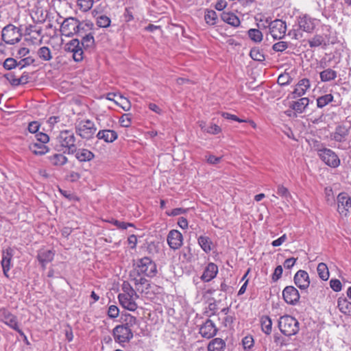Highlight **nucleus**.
I'll return each instance as SVG.
<instances>
[{
	"mask_svg": "<svg viewBox=\"0 0 351 351\" xmlns=\"http://www.w3.org/2000/svg\"><path fill=\"white\" fill-rule=\"evenodd\" d=\"M93 5V0H77V5L83 12L89 10Z\"/></svg>",
	"mask_w": 351,
	"mask_h": 351,
	"instance_id": "09e8293b",
	"label": "nucleus"
},
{
	"mask_svg": "<svg viewBox=\"0 0 351 351\" xmlns=\"http://www.w3.org/2000/svg\"><path fill=\"white\" fill-rule=\"evenodd\" d=\"M221 131L219 126L216 124H211L210 126L204 129V132L211 134H217Z\"/></svg>",
	"mask_w": 351,
	"mask_h": 351,
	"instance_id": "680f3d73",
	"label": "nucleus"
},
{
	"mask_svg": "<svg viewBox=\"0 0 351 351\" xmlns=\"http://www.w3.org/2000/svg\"><path fill=\"white\" fill-rule=\"evenodd\" d=\"M3 66L6 70H11L18 66V62L13 58H8L5 60Z\"/></svg>",
	"mask_w": 351,
	"mask_h": 351,
	"instance_id": "603ef678",
	"label": "nucleus"
},
{
	"mask_svg": "<svg viewBox=\"0 0 351 351\" xmlns=\"http://www.w3.org/2000/svg\"><path fill=\"white\" fill-rule=\"evenodd\" d=\"M119 315V309L116 305H110L108 307V315L110 318H117Z\"/></svg>",
	"mask_w": 351,
	"mask_h": 351,
	"instance_id": "bf43d9fd",
	"label": "nucleus"
},
{
	"mask_svg": "<svg viewBox=\"0 0 351 351\" xmlns=\"http://www.w3.org/2000/svg\"><path fill=\"white\" fill-rule=\"evenodd\" d=\"M324 43V38L321 35H315L311 39L308 40V44L311 47H317Z\"/></svg>",
	"mask_w": 351,
	"mask_h": 351,
	"instance_id": "de8ad7c7",
	"label": "nucleus"
},
{
	"mask_svg": "<svg viewBox=\"0 0 351 351\" xmlns=\"http://www.w3.org/2000/svg\"><path fill=\"white\" fill-rule=\"evenodd\" d=\"M22 32L20 27L13 24H8L1 30V40L7 45H14L22 39Z\"/></svg>",
	"mask_w": 351,
	"mask_h": 351,
	"instance_id": "7ed1b4c3",
	"label": "nucleus"
},
{
	"mask_svg": "<svg viewBox=\"0 0 351 351\" xmlns=\"http://www.w3.org/2000/svg\"><path fill=\"white\" fill-rule=\"evenodd\" d=\"M0 322L15 331L19 328L17 317L5 308H0Z\"/></svg>",
	"mask_w": 351,
	"mask_h": 351,
	"instance_id": "9b49d317",
	"label": "nucleus"
},
{
	"mask_svg": "<svg viewBox=\"0 0 351 351\" xmlns=\"http://www.w3.org/2000/svg\"><path fill=\"white\" fill-rule=\"evenodd\" d=\"M130 274L143 275L147 277H154L157 274V267L156 263L147 256L137 260L135 268Z\"/></svg>",
	"mask_w": 351,
	"mask_h": 351,
	"instance_id": "f03ea898",
	"label": "nucleus"
},
{
	"mask_svg": "<svg viewBox=\"0 0 351 351\" xmlns=\"http://www.w3.org/2000/svg\"><path fill=\"white\" fill-rule=\"evenodd\" d=\"M330 286L331 289L336 292L341 290V282L338 279H331L330 281Z\"/></svg>",
	"mask_w": 351,
	"mask_h": 351,
	"instance_id": "0e129e2a",
	"label": "nucleus"
},
{
	"mask_svg": "<svg viewBox=\"0 0 351 351\" xmlns=\"http://www.w3.org/2000/svg\"><path fill=\"white\" fill-rule=\"evenodd\" d=\"M282 271H283V269H282V266L281 265L277 266L275 268L274 271L272 274V277H271L272 280L274 282H276L277 280H278L282 276Z\"/></svg>",
	"mask_w": 351,
	"mask_h": 351,
	"instance_id": "69168bd1",
	"label": "nucleus"
},
{
	"mask_svg": "<svg viewBox=\"0 0 351 351\" xmlns=\"http://www.w3.org/2000/svg\"><path fill=\"white\" fill-rule=\"evenodd\" d=\"M221 19L225 23L233 27H239L240 25V20L239 17L232 12H223L221 14Z\"/></svg>",
	"mask_w": 351,
	"mask_h": 351,
	"instance_id": "c756f323",
	"label": "nucleus"
},
{
	"mask_svg": "<svg viewBox=\"0 0 351 351\" xmlns=\"http://www.w3.org/2000/svg\"><path fill=\"white\" fill-rule=\"evenodd\" d=\"M94 23L90 21H78L77 27L76 28V34L79 37H82L88 34L93 33L94 29Z\"/></svg>",
	"mask_w": 351,
	"mask_h": 351,
	"instance_id": "4be33fe9",
	"label": "nucleus"
},
{
	"mask_svg": "<svg viewBox=\"0 0 351 351\" xmlns=\"http://www.w3.org/2000/svg\"><path fill=\"white\" fill-rule=\"evenodd\" d=\"M221 115L224 119L235 121L239 123L247 122L246 119H240L237 116L232 114L229 112H223Z\"/></svg>",
	"mask_w": 351,
	"mask_h": 351,
	"instance_id": "e2e57ef3",
	"label": "nucleus"
},
{
	"mask_svg": "<svg viewBox=\"0 0 351 351\" xmlns=\"http://www.w3.org/2000/svg\"><path fill=\"white\" fill-rule=\"evenodd\" d=\"M13 257V250L8 247L2 252V259L1 261L3 272L5 276L9 277L8 271L11 268V261Z\"/></svg>",
	"mask_w": 351,
	"mask_h": 351,
	"instance_id": "412c9836",
	"label": "nucleus"
},
{
	"mask_svg": "<svg viewBox=\"0 0 351 351\" xmlns=\"http://www.w3.org/2000/svg\"><path fill=\"white\" fill-rule=\"evenodd\" d=\"M338 308L345 315L351 314V302L346 298L338 300Z\"/></svg>",
	"mask_w": 351,
	"mask_h": 351,
	"instance_id": "e433bc0d",
	"label": "nucleus"
},
{
	"mask_svg": "<svg viewBox=\"0 0 351 351\" xmlns=\"http://www.w3.org/2000/svg\"><path fill=\"white\" fill-rule=\"evenodd\" d=\"M65 50L73 53V58L75 62H81L84 58V51L79 39L70 40L65 47Z\"/></svg>",
	"mask_w": 351,
	"mask_h": 351,
	"instance_id": "9d476101",
	"label": "nucleus"
},
{
	"mask_svg": "<svg viewBox=\"0 0 351 351\" xmlns=\"http://www.w3.org/2000/svg\"><path fill=\"white\" fill-rule=\"evenodd\" d=\"M292 78L290 75L287 73L280 74L278 77L277 82L280 86H287L291 83Z\"/></svg>",
	"mask_w": 351,
	"mask_h": 351,
	"instance_id": "8fccbe9b",
	"label": "nucleus"
},
{
	"mask_svg": "<svg viewBox=\"0 0 351 351\" xmlns=\"http://www.w3.org/2000/svg\"><path fill=\"white\" fill-rule=\"evenodd\" d=\"M333 95L332 94H326L320 96L317 99V106L322 108L333 101Z\"/></svg>",
	"mask_w": 351,
	"mask_h": 351,
	"instance_id": "58836bf2",
	"label": "nucleus"
},
{
	"mask_svg": "<svg viewBox=\"0 0 351 351\" xmlns=\"http://www.w3.org/2000/svg\"><path fill=\"white\" fill-rule=\"evenodd\" d=\"M119 123L122 127L129 128L132 123L131 114H123L119 119Z\"/></svg>",
	"mask_w": 351,
	"mask_h": 351,
	"instance_id": "864d4df0",
	"label": "nucleus"
},
{
	"mask_svg": "<svg viewBox=\"0 0 351 351\" xmlns=\"http://www.w3.org/2000/svg\"><path fill=\"white\" fill-rule=\"evenodd\" d=\"M317 151L320 159L328 167L337 168L340 165L341 160L333 150L323 147L318 148Z\"/></svg>",
	"mask_w": 351,
	"mask_h": 351,
	"instance_id": "423d86ee",
	"label": "nucleus"
},
{
	"mask_svg": "<svg viewBox=\"0 0 351 351\" xmlns=\"http://www.w3.org/2000/svg\"><path fill=\"white\" fill-rule=\"evenodd\" d=\"M82 40L80 41V44L82 47L84 49L91 48L95 45V38L93 36V32L91 34H88L84 36L81 37Z\"/></svg>",
	"mask_w": 351,
	"mask_h": 351,
	"instance_id": "4c0bfd02",
	"label": "nucleus"
},
{
	"mask_svg": "<svg viewBox=\"0 0 351 351\" xmlns=\"http://www.w3.org/2000/svg\"><path fill=\"white\" fill-rule=\"evenodd\" d=\"M122 293L119 294H133L135 295V293H137L135 291L134 287H133L130 283L128 281H124L121 286Z\"/></svg>",
	"mask_w": 351,
	"mask_h": 351,
	"instance_id": "49530a36",
	"label": "nucleus"
},
{
	"mask_svg": "<svg viewBox=\"0 0 351 351\" xmlns=\"http://www.w3.org/2000/svg\"><path fill=\"white\" fill-rule=\"evenodd\" d=\"M288 48V43L285 41H279L275 43L272 49L277 52H282Z\"/></svg>",
	"mask_w": 351,
	"mask_h": 351,
	"instance_id": "6e6d98bb",
	"label": "nucleus"
},
{
	"mask_svg": "<svg viewBox=\"0 0 351 351\" xmlns=\"http://www.w3.org/2000/svg\"><path fill=\"white\" fill-rule=\"evenodd\" d=\"M167 241L170 248L176 250L182 245L183 236L180 231L171 230L168 233Z\"/></svg>",
	"mask_w": 351,
	"mask_h": 351,
	"instance_id": "dca6fc26",
	"label": "nucleus"
},
{
	"mask_svg": "<svg viewBox=\"0 0 351 351\" xmlns=\"http://www.w3.org/2000/svg\"><path fill=\"white\" fill-rule=\"evenodd\" d=\"M96 24L99 27L106 28L110 25L111 19L104 14H100L97 17Z\"/></svg>",
	"mask_w": 351,
	"mask_h": 351,
	"instance_id": "37998d69",
	"label": "nucleus"
},
{
	"mask_svg": "<svg viewBox=\"0 0 351 351\" xmlns=\"http://www.w3.org/2000/svg\"><path fill=\"white\" fill-rule=\"evenodd\" d=\"M350 132L349 128L343 125H339L330 135L331 140L338 143L345 142Z\"/></svg>",
	"mask_w": 351,
	"mask_h": 351,
	"instance_id": "6ab92c4d",
	"label": "nucleus"
},
{
	"mask_svg": "<svg viewBox=\"0 0 351 351\" xmlns=\"http://www.w3.org/2000/svg\"><path fill=\"white\" fill-rule=\"evenodd\" d=\"M310 86L311 84L309 80L307 78L300 80L296 84L294 90L291 93V95H293L292 98L295 99L305 95Z\"/></svg>",
	"mask_w": 351,
	"mask_h": 351,
	"instance_id": "5701e85b",
	"label": "nucleus"
},
{
	"mask_svg": "<svg viewBox=\"0 0 351 351\" xmlns=\"http://www.w3.org/2000/svg\"><path fill=\"white\" fill-rule=\"evenodd\" d=\"M217 311V305L214 300L213 302H210L208 304L207 310L206 311V313L208 317H211L212 315H214L216 314V312Z\"/></svg>",
	"mask_w": 351,
	"mask_h": 351,
	"instance_id": "13d9d810",
	"label": "nucleus"
},
{
	"mask_svg": "<svg viewBox=\"0 0 351 351\" xmlns=\"http://www.w3.org/2000/svg\"><path fill=\"white\" fill-rule=\"evenodd\" d=\"M123 18L125 22H130L134 19L133 11L130 8H126L123 14Z\"/></svg>",
	"mask_w": 351,
	"mask_h": 351,
	"instance_id": "052dcab7",
	"label": "nucleus"
},
{
	"mask_svg": "<svg viewBox=\"0 0 351 351\" xmlns=\"http://www.w3.org/2000/svg\"><path fill=\"white\" fill-rule=\"evenodd\" d=\"M35 136L37 141H38L39 143H43L44 145H45V143H48L49 141V136L43 132H39L36 134Z\"/></svg>",
	"mask_w": 351,
	"mask_h": 351,
	"instance_id": "338daca9",
	"label": "nucleus"
},
{
	"mask_svg": "<svg viewBox=\"0 0 351 351\" xmlns=\"http://www.w3.org/2000/svg\"><path fill=\"white\" fill-rule=\"evenodd\" d=\"M250 57L255 61L263 62L265 60L263 51L258 47H254L250 50Z\"/></svg>",
	"mask_w": 351,
	"mask_h": 351,
	"instance_id": "79ce46f5",
	"label": "nucleus"
},
{
	"mask_svg": "<svg viewBox=\"0 0 351 351\" xmlns=\"http://www.w3.org/2000/svg\"><path fill=\"white\" fill-rule=\"evenodd\" d=\"M282 297L286 303L296 304L300 300L298 291L293 286H287L282 291Z\"/></svg>",
	"mask_w": 351,
	"mask_h": 351,
	"instance_id": "f3484780",
	"label": "nucleus"
},
{
	"mask_svg": "<svg viewBox=\"0 0 351 351\" xmlns=\"http://www.w3.org/2000/svg\"><path fill=\"white\" fill-rule=\"evenodd\" d=\"M34 62H35V60L32 57L28 56V57L24 58L21 59L20 61H19L18 66H19L20 69H22L23 68H24L25 66L33 64L34 63Z\"/></svg>",
	"mask_w": 351,
	"mask_h": 351,
	"instance_id": "5fc2aeb1",
	"label": "nucleus"
},
{
	"mask_svg": "<svg viewBox=\"0 0 351 351\" xmlns=\"http://www.w3.org/2000/svg\"><path fill=\"white\" fill-rule=\"evenodd\" d=\"M277 193L278 195L285 198L287 201H289V199H291V195L288 189L282 185L278 186Z\"/></svg>",
	"mask_w": 351,
	"mask_h": 351,
	"instance_id": "3c124183",
	"label": "nucleus"
},
{
	"mask_svg": "<svg viewBox=\"0 0 351 351\" xmlns=\"http://www.w3.org/2000/svg\"><path fill=\"white\" fill-rule=\"evenodd\" d=\"M248 36L252 40L256 43H260L263 40V34L258 29H249Z\"/></svg>",
	"mask_w": 351,
	"mask_h": 351,
	"instance_id": "c03bdc74",
	"label": "nucleus"
},
{
	"mask_svg": "<svg viewBox=\"0 0 351 351\" xmlns=\"http://www.w3.org/2000/svg\"><path fill=\"white\" fill-rule=\"evenodd\" d=\"M76 137L71 130H61L56 138L55 149L63 154H73L75 152Z\"/></svg>",
	"mask_w": 351,
	"mask_h": 351,
	"instance_id": "f257e3e1",
	"label": "nucleus"
},
{
	"mask_svg": "<svg viewBox=\"0 0 351 351\" xmlns=\"http://www.w3.org/2000/svg\"><path fill=\"white\" fill-rule=\"evenodd\" d=\"M351 210V198L346 193H341L337 196V210L340 215L346 216Z\"/></svg>",
	"mask_w": 351,
	"mask_h": 351,
	"instance_id": "2eb2a0df",
	"label": "nucleus"
},
{
	"mask_svg": "<svg viewBox=\"0 0 351 351\" xmlns=\"http://www.w3.org/2000/svg\"><path fill=\"white\" fill-rule=\"evenodd\" d=\"M243 349L245 351H252L254 346V338L251 335H247L242 339Z\"/></svg>",
	"mask_w": 351,
	"mask_h": 351,
	"instance_id": "a18cd8bd",
	"label": "nucleus"
},
{
	"mask_svg": "<svg viewBox=\"0 0 351 351\" xmlns=\"http://www.w3.org/2000/svg\"><path fill=\"white\" fill-rule=\"evenodd\" d=\"M198 244L206 253H208L211 251L212 241L210 238L206 236H200L197 239Z\"/></svg>",
	"mask_w": 351,
	"mask_h": 351,
	"instance_id": "f704fd0d",
	"label": "nucleus"
},
{
	"mask_svg": "<svg viewBox=\"0 0 351 351\" xmlns=\"http://www.w3.org/2000/svg\"><path fill=\"white\" fill-rule=\"evenodd\" d=\"M294 282L301 290H306L310 285L308 274L304 270H299L294 276Z\"/></svg>",
	"mask_w": 351,
	"mask_h": 351,
	"instance_id": "aec40b11",
	"label": "nucleus"
},
{
	"mask_svg": "<svg viewBox=\"0 0 351 351\" xmlns=\"http://www.w3.org/2000/svg\"><path fill=\"white\" fill-rule=\"evenodd\" d=\"M298 25L300 29L311 33L318 24V20L312 18L308 14H303L299 16L298 19Z\"/></svg>",
	"mask_w": 351,
	"mask_h": 351,
	"instance_id": "ddd939ff",
	"label": "nucleus"
},
{
	"mask_svg": "<svg viewBox=\"0 0 351 351\" xmlns=\"http://www.w3.org/2000/svg\"><path fill=\"white\" fill-rule=\"evenodd\" d=\"M139 298L138 293L133 294H119L118 299L121 306L128 311H134L138 306L136 300Z\"/></svg>",
	"mask_w": 351,
	"mask_h": 351,
	"instance_id": "f8f14e48",
	"label": "nucleus"
},
{
	"mask_svg": "<svg viewBox=\"0 0 351 351\" xmlns=\"http://www.w3.org/2000/svg\"><path fill=\"white\" fill-rule=\"evenodd\" d=\"M54 255V252L50 250L40 249L38 252L37 259L41 264L43 269L46 268V265L47 263L53 261Z\"/></svg>",
	"mask_w": 351,
	"mask_h": 351,
	"instance_id": "b1692460",
	"label": "nucleus"
},
{
	"mask_svg": "<svg viewBox=\"0 0 351 351\" xmlns=\"http://www.w3.org/2000/svg\"><path fill=\"white\" fill-rule=\"evenodd\" d=\"M317 274L319 278L323 280H327L329 278V271L326 264L320 263L317 268Z\"/></svg>",
	"mask_w": 351,
	"mask_h": 351,
	"instance_id": "ea45409f",
	"label": "nucleus"
},
{
	"mask_svg": "<svg viewBox=\"0 0 351 351\" xmlns=\"http://www.w3.org/2000/svg\"><path fill=\"white\" fill-rule=\"evenodd\" d=\"M117 133L111 130H99L97 134V138L98 139H102L106 143H112L117 138Z\"/></svg>",
	"mask_w": 351,
	"mask_h": 351,
	"instance_id": "bb28decb",
	"label": "nucleus"
},
{
	"mask_svg": "<svg viewBox=\"0 0 351 351\" xmlns=\"http://www.w3.org/2000/svg\"><path fill=\"white\" fill-rule=\"evenodd\" d=\"M75 133L82 138L89 140L92 138L97 130L95 123L89 119H84L75 123Z\"/></svg>",
	"mask_w": 351,
	"mask_h": 351,
	"instance_id": "39448f33",
	"label": "nucleus"
},
{
	"mask_svg": "<svg viewBox=\"0 0 351 351\" xmlns=\"http://www.w3.org/2000/svg\"><path fill=\"white\" fill-rule=\"evenodd\" d=\"M218 273V267L213 263H210L206 267L201 276V280L204 282H210L214 279Z\"/></svg>",
	"mask_w": 351,
	"mask_h": 351,
	"instance_id": "393cba45",
	"label": "nucleus"
},
{
	"mask_svg": "<svg viewBox=\"0 0 351 351\" xmlns=\"http://www.w3.org/2000/svg\"><path fill=\"white\" fill-rule=\"evenodd\" d=\"M112 335L114 341L122 346H124V343L129 342L133 338V332L130 327L123 324L114 328Z\"/></svg>",
	"mask_w": 351,
	"mask_h": 351,
	"instance_id": "0eeeda50",
	"label": "nucleus"
},
{
	"mask_svg": "<svg viewBox=\"0 0 351 351\" xmlns=\"http://www.w3.org/2000/svg\"><path fill=\"white\" fill-rule=\"evenodd\" d=\"M37 55L39 58L43 61H50L53 56L50 49L48 47H42L37 51Z\"/></svg>",
	"mask_w": 351,
	"mask_h": 351,
	"instance_id": "c9c22d12",
	"label": "nucleus"
},
{
	"mask_svg": "<svg viewBox=\"0 0 351 351\" xmlns=\"http://www.w3.org/2000/svg\"><path fill=\"white\" fill-rule=\"evenodd\" d=\"M188 209L182 208H173L170 211H166L165 214L167 216H178L182 214H184L187 212Z\"/></svg>",
	"mask_w": 351,
	"mask_h": 351,
	"instance_id": "4d7b16f0",
	"label": "nucleus"
},
{
	"mask_svg": "<svg viewBox=\"0 0 351 351\" xmlns=\"http://www.w3.org/2000/svg\"><path fill=\"white\" fill-rule=\"evenodd\" d=\"M217 14L214 10H206L204 20L210 25H214L217 21Z\"/></svg>",
	"mask_w": 351,
	"mask_h": 351,
	"instance_id": "a19ab883",
	"label": "nucleus"
},
{
	"mask_svg": "<svg viewBox=\"0 0 351 351\" xmlns=\"http://www.w3.org/2000/svg\"><path fill=\"white\" fill-rule=\"evenodd\" d=\"M309 104L308 97H302L298 100L293 101L290 107L298 113H302Z\"/></svg>",
	"mask_w": 351,
	"mask_h": 351,
	"instance_id": "cd10ccee",
	"label": "nucleus"
},
{
	"mask_svg": "<svg viewBox=\"0 0 351 351\" xmlns=\"http://www.w3.org/2000/svg\"><path fill=\"white\" fill-rule=\"evenodd\" d=\"M319 76L322 82H326L335 80L337 76V73L332 69H326L320 72Z\"/></svg>",
	"mask_w": 351,
	"mask_h": 351,
	"instance_id": "72a5a7b5",
	"label": "nucleus"
},
{
	"mask_svg": "<svg viewBox=\"0 0 351 351\" xmlns=\"http://www.w3.org/2000/svg\"><path fill=\"white\" fill-rule=\"evenodd\" d=\"M50 162L55 166H62L68 162V158L62 154H55L49 157Z\"/></svg>",
	"mask_w": 351,
	"mask_h": 351,
	"instance_id": "473e14b6",
	"label": "nucleus"
},
{
	"mask_svg": "<svg viewBox=\"0 0 351 351\" xmlns=\"http://www.w3.org/2000/svg\"><path fill=\"white\" fill-rule=\"evenodd\" d=\"M73 154H75V158L81 162H89L95 158V154L91 151L85 148L77 149V146Z\"/></svg>",
	"mask_w": 351,
	"mask_h": 351,
	"instance_id": "a878e982",
	"label": "nucleus"
},
{
	"mask_svg": "<svg viewBox=\"0 0 351 351\" xmlns=\"http://www.w3.org/2000/svg\"><path fill=\"white\" fill-rule=\"evenodd\" d=\"M217 328L214 322L208 319L199 328L200 335L206 339H210L216 335Z\"/></svg>",
	"mask_w": 351,
	"mask_h": 351,
	"instance_id": "a211bd4d",
	"label": "nucleus"
},
{
	"mask_svg": "<svg viewBox=\"0 0 351 351\" xmlns=\"http://www.w3.org/2000/svg\"><path fill=\"white\" fill-rule=\"evenodd\" d=\"M226 342L221 338H215L208 344V351H224Z\"/></svg>",
	"mask_w": 351,
	"mask_h": 351,
	"instance_id": "c85d7f7f",
	"label": "nucleus"
},
{
	"mask_svg": "<svg viewBox=\"0 0 351 351\" xmlns=\"http://www.w3.org/2000/svg\"><path fill=\"white\" fill-rule=\"evenodd\" d=\"M278 327L283 335L289 337L298 332L299 322L291 315H284L280 318Z\"/></svg>",
	"mask_w": 351,
	"mask_h": 351,
	"instance_id": "20e7f679",
	"label": "nucleus"
},
{
	"mask_svg": "<svg viewBox=\"0 0 351 351\" xmlns=\"http://www.w3.org/2000/svg\"><path fill=\"white\" fill-rule=\"evenodd\" d=\"M112 223L116 226L117 228H121V229H123V230H125L127 229L128 227H130V226H133V224L131 223H125V222H123V221H119L118 220H115V219H113L112 221Z\"/></svg>",
	"mask_w": 351,
	"mask_h": 351,
	"instance_id": "774afa93",
	"label": "nucleus"
},
{
	"mask_svg": "<svg viewBox=\"0 0 351 351\" xmlns=\"http://www.w3.org/2000/svg\"><path fill=\"white\" fill-rule=\"evenodd\" d=\"M29 149L35 155H43L49 152V148L47 145L39 143H30Z\"/></svg>",
	"mask_w": 351,
	"mask_h": 351,
	"instance_id": "7c9ffc66",
	"label": "nucleus"
},
{
	"mask_svg": "<svg viewBox=\"0 0 351 351\" xmlns=\"http://www.w3.org/2000/svg\"><path fill=\"white\" fill-rule=\"evenodd\" d=\"M78 20L75 18H68L64 20L60 26V32L62 35L71 37L76 34Z\"/></svg>",
	"mask_w": 351,
	"mask_h": 351,
	"instance_id": "4468645a",
	"label": "nucleus"
},
{
	"mask_svg": "<svg viewBox=\"0 0 351 351\" xmlns=\"http://www.w3.org/2000/svg\"><path fill=\"white\" fill-rule=\"evenodd\" d=\"M262 331L266 335H269L272 330V322L267 315H263L260 319Z\"/></svg>",
	"mask_w": 351,
	"mask_h": 351,
	"instance_id": "2f4dec72",
	"label": "nucleus"
},
{
	"mask_svg": "<svg viewBox=\"0 0 351 351\" xmlns=\"http://www.w3.org/2000/svg\"><path fill=\"white\" fill-rule=\"evenodd\" d=\"M269 33L274 39L282 38L287 31L286 23L280 19H276L268 23Z\"/></svg>",
	"mask_w": 351,
	"mask_h": 351,
	"instance_id": "1a4fd4ad",
	"label": "nucleus"
},
{
	"mask_svg": "<svg viewBox=\"0 0 351 351\" xmlns=\"http://www.w3.org/2000/svg\"><path fill=\"white\" fill-rule=\"evenodd\" d=\"M130 280L133 284L136 292L147 295L149 292L150 283L148 280L141 275L130 274Z\"/></svg>",
	"mask_w": 351,
	"mask_h": 351,
	"instance_id": "6e6552de",
	"label": "nucleus"
}]
</instances>
